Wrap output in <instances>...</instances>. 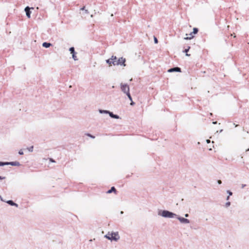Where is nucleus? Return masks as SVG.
<instances>
[{
	"mask_svg": "<svg viewBox=\"0 0 249 249\" xmlns=\"http://www.w3.org/2000/svg\"><path fill=\"white\" fill-rule=\"evenodd\" d=\"M107 63L108 64L109 66H111L112 65H123L124 66H125V59L123 57L119 58L117 59L116 56H112L110 59H107L106 61Z\"/></svg>",
	"mask_w": 249,
	"mask_h": 249,
	"instance_id": "obj_1",
	"label": "nucleus"
},
{
	"mask_svg": "<svg viewBox=\"0 0 249 249\" xmlns=\"http://www.w3.org/2000/svg\"><path fill=\"white\" fill-rule=\"evenodd\" d=\"M105 237L109 240H113L115 241L118 240L120 238L119 234L117 232L112 233L108 232L107 235H106Z\"/></svg>",
	"mask_w": 249,
	"mask_h": 249,
	"instance_id": "obj_2",
	"label": "nucleus"
},
{
	"mask_svg": "<svg viewBox=\"0 0 249 249\" xmlns=\"http://www.w3.org/2000/svg\"><path fill=\"white\" fill-rule=\"evenodd\" d=\"M198 32V29L196 28L193 29V32L191 33L190 34H186V37H184V39H191L194 37V35L196 34Z\"/></svg>",
	"mask_w": 249,
	"mask_h": 249,
	"instance_id": "obj_3",
	"label": "nucleus"
},
{
	"mask_svg": "<svg viewBox=\"0 0 249 249\" xmlns=\"http://www.w3.org/2000/svg\"><path fill=\"white\" fill-rule=\"evenodd\" d=\"M120 86L121 90L124 93L126 94L129 92V87L127 84L121 83Z\"/></svg>",
	"mask_w": 249,
	"mask_h": 249,
	"instance_id": "obj_4",
	"label": "nucleus"
},
{
	"mask_svg": "<svg viewBox=\"0 0 249 249\" xmlns=\"http://www.w3.org/2000/svg\"><path fill=\"white\" fill-rule=\"evenodd\" d=\"M175 215L173 213L167 211H163L162 213V216L166 217H173Z\"/></svg>",
	"mask_w": 249,
	"mask_h": 249,
	"instance_id": "obj_5",
	"label": "nucleus"
},
{
	"mask_svg": "<svg viewBox=\"0 0 249 249\" xmlns=\"http://www.w3.org/2000/svg\"><path fill=\"white\" fill-rule=\"evenodd\" d=\"M70 51L71 52V53L72 54V58L75 60H77V58H76V56L75 55V52H74V49L73 47H71L70 49Z\"/></svg>",
	"mask_w": 249,
	"mask_h": 249,
	"instance_id": "obj_6",
	"label": "nucleus"
},
{
	"mask_svg": "<svg viewBox=\"0 0 249 249\" xmlns=\"http://www.w3.org/2000/svg\"><path fill=\"white\" fill-rule=\"evenodd\" d=\"M168 71L169 72H173V71L180 72L181 71V69H180V68H179L178 67H176V68H172V69H171L169 70Z\"/></svg>",
	"mask_w": 249,
	"mask_h": 249,
	"instance_id": "obj_7",
	"label": "nucleus"
},
{
	"mask_svg": "<svg viewBox=\"0 0 249 249\" xmlns=\"http://www.w3.org/2000/svg\"><path fill=\"white\" fill-rule=\"evenodd\" d=\"M178 219L181 223H189L190 222L188 219L185 218L179 217Z\"/></svg>",
	"mask_w": 249,
	"mask_h": 249,
	"instance_id": "obj_8",
	"label": "nucleus"
},
{
	"mask_svg": "<svg viewBox=\"0 0 249 249\" xmlns=\"http://www.w3.org/2000/svg\"><path fill=\"white\" fill-rule=\"evenodd\" d=\"M25 11L26 12V14L27 16L28 17V18H30V14H31V12L30 11V8L28 7H27L25 8Z\"/></svg>",
	"mask_w": 249,
	"mask_h": 249,
	"instance_id": "obj_9",
	"label": "nucleus"
},
{
	"mask_svg": "<svg viewBox=\"0 0 249 249\" xmlns=\"http://www.w3.org/2000/svg\"><path fill=\"white\" fill-rule=\"evenodd\" d=\"M112 192H114L115 194H117V191L114 187H112L107 192V193L110 194Z\"/></svg>",
	"mask_w": 249,
	"mask_h": 249,
	"instance_id": "obj_10",
	"label": "nucleus"
},
{
	"mask_svg": "<svg viewBox=\"0 0 249 249\" xmlns=\"http://www.w3.org/2000/svg\"><path fill=\"white\" fill-rule=\"evenodd\" d=\"M51 45L52 44L51 43L47 42H44L42 44V46L45 48H48L50 47Z\"/></svg>",
	"mask_w": 249,
	"mask_h": 249,
	"instance_id": "obj_11",
	"label": "nucleus"
},
{
	"mask_svg": "<svg viewBox=\"0 0 249 249\" xmlns=\"http://www.w3.org/2000/svg\"><path fill=\"white\" fill-rule=\"evenodd\" d=\"M8 165V164H11V165H15V164H14L13 162H10V163H8V162H6V163H4V162H0V166H3L4 165Z\"/></svg>",
	"mask_w": 249,
	"mask_h": 249,
	"instance_id": "obj_12",
	"label": "nucleus"
},
{
	"mask_svg": "<svg viewBox=\"0 0 249 249\" xmlns=\"http://www.w3.org/2000/svg\"><path fill=\"white\" fill-rule=\"evenodd\" d=\"M7 203L12 205V206H16L17 207L18 206V205L17 204H16L15 203H14L13 201L12 200H9L7 201Z\"/></svg>",
	"mask_w": 249,
	"mask_h": 249,
	"instance_id": "obj_13",
	"label": "nucleus"
},
{
	"mask_svg": "<svg viewBox=\"0 0 249 249\" xmlns=\"http://www.w3.org/2000/svg\"><path fill=\"white\" fill-rule=\"evenodd\" d=\"M190 49V47L189 46L187 49H185L184 51V52L186 53V56H190V54L188 53V52L189 51V49Z\"/></svg>",
	"mask_w": 249,
	"mask_h": 249,
	"instance_id": "obj_14",
	"label": "nucleus"
},
{
	"mask_svg": "<svg viewBox=\"0 0 249 249\" xmlns=\"http://www.w3.org/2000/svg\"><path fill=\"white\" fill-rule=\"evenodd\" d=\"M109 115L112 118H116V119H118L119 118V117L117 115H114L112 113H109Z\"/></svg>",
	"mask_w": 249,
	"mask_h": 249,
	"instance_id": "obj_15",
	"label": "nucleus"
},
{
	"mask_svg": "<svg viewBox=\"0 0 249 249\" xmlns=\"http://www.w3.org/2000/svg\"><path fill=\"white\" fill-rule=\"evenodd\" d=\"M126 94L127 95V97H128V98L130 100V101H132V97H131V95L130 94V92H128V93H126Z\"/></svg>",
	"mask_w": 249,
	"mask_h": 249,
	"instance_id": "obj_16",
	"label": "nucleus"
},
{
	"mask_svg": "<svg viewBox=\"0 0 249 249\" xmlns=\"http://www.w3.org/2000/svg\"><path fill=\"white\" fill-rule=\"evenodd\" d=\"M28 150L29 151H33V146L30 147V148H28Z\"/></svg>",
	"mask_w": 249,
	"mask_h": 249,
	"instance_id": "obj_17",
	"label": "nucleus"
},
{
	"mask_svg": "<svg viewBox=\"0 0 249 249\" xmlns=\"http://www.w3.org/2000/svg\"><path fill=\"white\" fill-rule=\"evenodd\" d=\"M154 41L155 43H158V40L156 37H154Z\"/></svg>",
	"mask_w": 249,
	"mask_h": 249,
	"instance_id": "obj_18",
	"label": "nucleus"
},
{
	"mask_svg": "<svg viewBox=\"0 0 249 249\" xmlns=\"http://www.w3.org/2000/svg\"><path fill=\"white\" fill-rule=\"evenodd\" d=\"M87 136H89V137H91L92 138H95L94 136H92L91 135H90L89 134H87Z\"/></svg>",
	"mask_w": 249,
	"mask_h": 249,
	"instance_id": "obj_19",
	"label": "nucleus"
},
{
	"mask_svg": "<svg viewBox=\"0 0 249 249\" xmlns=\"http://www.w3.org/2000/svg\"><path fill=\"white\" fill-rule=\"evenodd\" d=\"M18 153H19L20 155H23V151H22L21 150H20L19 151Z\"/></svg>",
	"mask_w": 249,
	"mask_h": 249,
	"instance_id": "obj_20",
	"label": "nucleus"
},
{
	"mask_svg": "<svg viewBox=\"0 0 249 249\" xmlns=\"http://www.w3.org/2000/svg\"><path fill=\"white\" fill-rule=\"evenodd\" d=\"M230 205V202H227L226 204V207H228Z\"/></svg>",
	"mask_w": 249,
	"mask_h": 249,
	"instance_id": "obj_21",
	"label": "nucleus"
},
{
	"mask_svg": "<svg viewBox=\"0 0 249 249\" xmlns=\"http://www.w3.org/2000/svg\"><path fill=\"white\" fill-rule=\"evenodd\" d=\"M134 104H135V103L134 102H133V101L132 100V101H131V103H130V105L133 106Z\"/></svg>",
	"mask_w": 249,
	"mask_h": 249,
	"instance_id": "obj_22",
	"label": "nucleus"
},
{
	"mask_svg": "<svg viewBox=\"0 0 249 249\" xmlns=\"http://www.w3.org/2000/svg\"><path fill=\"white\" fill-rule=\"evenodd\" d=\"M50 161L52 162H55V161L52 159H50Z\"/></svg>",
	"mask_w": 249,
	"mask_h": 249,
	"instance_id": "obj_23",
	"label": "nucleus"
},
{
	"mask_svg": "<svg viewBox=\"0 0 249 249\" xmlns=\"http://www.w3.org/2000/svg\"><path fill=\"white\" fill-rule=\"evenodd\" d=\"M5 177H2L0 176V179H5Z\"/></svg>",
	"mask_w": 249,
	"mask_h": 249,
	"instance_id": "obj_24",
	"label": "nucleus"
},
{
	"mask_svg": "<svg viewBox=\"0 0 249 249\" xmlns=\"http://www.w3.org/2000/svg\"><path fill=\"white\" fill-rule=\"evenodd\" d=\"M228 193L229 194L230 196L232 195V193L229 191H228Z\"/></svg>",
	"mask_w": 249,
	"mask_h": 249,
	"instance_id": "obj_25",
	"label": "nucleus"
},
{
	"mask_svg": "<svg viewBox=\"0 0 249 249\" xmlns=\"http://www.w3.org/2000/svg\"><path fill=\"white\" fill-rule=\"evenodd\" d=\"M221 183H222V182H221V181L220 180H218V183L219 184H220Z\"/></svg>",
	"mask_w": 249,
	"mask_h": 249,
	"instance_id": "obj_26",
	"label": "nucleus"
},
{
	"mask_svg": "<svg viewBox=\"0 0 249 249\" xmlns=\"http://www.w3.org/2000/svg\"><path fill=\"white\" fill-rule=\"evenodd\" d=\"M210 142V140H207V142L208 143Z\"/></svg>",
	"mask_w": 249,
	"mask_h": 249,
	"instance_id": "obj_27",
	"label": "nucleus"
},
{
	"mask_svg": "<svg viewBox=\"0 0 249 249\" xmlns=\"http://www.w3.org/2000/svg\"><path fill=\"white\" fill-rule=\"evenodd\" d=\"M84 8H85V7H84L82 8L81 9V10H84Z\"/></svg>",
	"mask_w": 249,
	"mask_h": 249,
	"instance_id": "obj_28",
	"label": "nucleus"
},
{
	"mask_svg": "<svg viewBox=\"0 0 249 249\" xmlns=\"http://www.w3.org/2000/svg\"><path fill=\"white\" fill-rule=\"evenodd\" d=\"M188 214H185V217H188Z\"/></svg>",
	"mask_w": 249,
	"mask_h": 249,
	"instance_id": "obj_29",
	"label": "nucleus"
},
{
	"mask_svg": "<svg viewBox=\"0 0 249 249\" xmlns=\"http://www.w3.org/2000/svg\"><path fill=\"white\" fill-rule=\"evenodd\" d=\"M235 126V127H237L238 125L234 124Z\"/></svg>",
	"mask_w": 249,
	"mask_h": 249,
	"instance_id": "obj_30",
	"label": "nucleus"
},
{
	"mask_svg": "<svg viewBox=\"0 0 249 249\" xmlns=\"http://www.w3.org/2000/svg\"><path fill=\"white\" fill-rule=\"evenodd\" d=\"M216 123H217V122H213V124H216Z\"/></svg>",
	"mask_w": 249,
	"mask_h": 249,
	"instance_id": "obj_31",
	"label": "nucleus"
},
{
	"mask_svg": "<svg viewBox=\"0 0 249 249\" xmlns=\"http://www.w3.org/2000/svg\"><path fill=\"white\" fill-rule=\"evenodd\" d=\"M229 196H228L227 197V199H229Z\"/></svg>",
	"mask_w": 249,
	"mask_h": 249,
	"instance_id": "obj_32",
	"label": "nucleus"
}]
</instances>
